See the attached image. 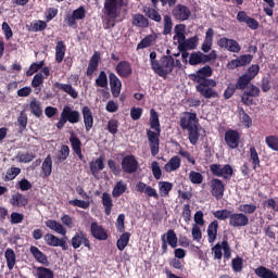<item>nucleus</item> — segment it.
Returning <instances> with one entry per match:
<instances>
[{
	"label": "nucleus",
	"mask_w": 278,
	"mask_h": 278,
	"mask_svg": "<svg viewBox=\"0 0 278 278\" xmlns=\"http://www.w3.org/2000/svg\"><path fill=\"white\" fill-rule=\"evenodd\" d=\"M193 81L198 84L195 86L197 92L204 99H218V91L215 90L217 83L212 78H205L202 76H194Z\"/></svg>",
	"instance_id": "f257e3e1"
},
{
	"label": "nucleus",
	"mask_w": 278,
	"mask_h": 278,
	"mask_svg": "<svg viewBox=\"0 0 278 278\" xmlns=\"http://www.w3.org/2000/svg\"><path fill=\"white\" fill-rule=\"evenodd\" d=\"M81 121V113L73 108L65 105L61 112L60 121L56 123V129H64V125L71 123L77 125Z\"/></svg>",
	"instance_id": "f03ea898"
},
{
	"label": "nucleus",
	"mask_w": 278,
	"mask_h": 278,
	"mask_svg": "<svg viewBox=\"0 0 278 278\" xmlns=\"http://www.w3.org/2000/svg\"><path fill=\"white\" fill-rule=\"evenodd\" d=\"M174 68H175V59L170 55H164L161 59V63H157V65L154 67L153 71L160 77H166L167 75H170V73H173Z\"/></svg>",
	"instance_id": "7ed1b4c3"
},
{
	"label": "nucleus",
	"mask_w": 278,
	"mask_h": 278,
	"mask_svg": "<svg viewBox=\"0 0 278 278\" xmlns=\"http://www.w3.org/2000/svg\"><path fill=\"white\" fill-rule=\"evenodd\" d=\"M210 170L213 177H222V179L229 180L233 177V167L229 164H212Z\"/></svg>",
	"instance_id": "20e7f679"
},
{
	"label": "nucleus",
	"mask_w": 278,
	"mask_h": 278,
	"mask_svg": "<svg viewBox=\"0 0 278 278\" xmlns=\"http://www.w3.org/2000/svg\"><path fill=\"white\" fill-rule=\"evenodd\" d=\"M125 5V0H104L103 12L109 18H117L121 8Z\"/></svg>",
	"instance_id": "39448f33"
},
{
	"label": "nucleus",
	"mask_w": 278,
	"mask_h": 278,
	"mask_svg": "<svg viewBox=\"0 0 278 278\" xmlns=\"http://www.w3.org/2000/svg\"><path fill=\"white\" fill-rule=\"evenodd\" d=\"M231 260V247H229V242L224 240L222 243H217L212 248V253L214 255V260Z\"/></svg>",
	"instance_id": "423d86ee"
},
{
	"label": "nucleus",
	"mask_w": 278,
	"mask_h": 278,
	"mask_svg": "<svg viewBox=\"0 0 278 278\" xmlns=\"http://www.w3.org/2000/svg\"><path fill=\"white\" fill-rule=\"evenodd\" d=\"M160 132L161 131L147 130L149 147H150L151 155L153 157H155V155L160 153Z\"/></svg>",
	"instance_id": "0eeeda50"
},
{
	"label": "nucleus",
	"mask_w": 278,
	"mask_h": 278,
	"mask_svg": "<svg viewBox=\"0 0 278 278\" xmlns=\"http://www.w3.org/2000/svg\"><path fill=\"white\" fill-rule=\"evenodd\" d=\"M45 242L49 247H61L63 251H68V243H66V240H68V237L58 238L55 235L47 233L43 237Z\"/></svg>",
	"instance_id": "6e6552de"
},
{
	"label": "nucleus",
	"mask_w": 278,
	"mask_h": 278,
	"mask_svg": "<svg viewBox=\"0 0 278 278\" xmlns=\"http://www.w3.org/2000/svg\"><path fill=\"white\" fill-rule=\"evenodd\" d=\"M173 17L176 21H188L190 16H192V11H190V8L184 5V4H177L173 11H172Z\"/></svg>",
	"instance_id": "1a4fd4ad"
},
{
	"label": "nucleus",
	"mask_w": 278,
	"mask_h": 278,
	"mask_svg": "<svg viewBox=\"0 0 278 278\" xmlns=\"http://www.w3.org/2000/svg\"><path fill=\"white\" fill-rule=\"evenodd\" d=\"M218 47L220 49H226L227 51H230V53H240L242 47H240V43L236 41L235 39H229L226 37L220 38L217 41Z\"/></svg>",
	"instance_id": "9d476101"
},
{
	"label": "nucleus",
	"mask_w": 278,
	"mask_h": 278,
	"mask_svg": "<svg viewBox=\"0 0 278 278\" xmlns=\"http://www.w3.org/2000/svg\"><path fill=\"white\" fill-rule=\"evenodd\" d=\"M138 161L134 155H126L122 160V170H124V173L127 175H132V173H136L138 170Z\"/></svg>",
	"instance_id": "9b49d317"
},
{
	"label": "nucleus",
	"mask_w": 278,
	"mask_h": 278,
	"mask_svg": "<svg viewBox=\"0 0 278 278\" xmlns=\"http://www.w3.org/2000/svg\"><path fill=\"white\" fill-rule=\"evenodd\" d=\"M180 127L184 130L193 129L194 127H199V119H197V113H185V116L180 118Z\"/></svg>",
	"instance_id": "f8f14e48"
},
{
	"label": "nucleus",
	"mask_w": 278,
	"mask_h": 278,
	"mask_svg": "<svg viewBox=\"0 0 278 278\" xmlns=\"http://www.w3.org/2000/svg\"><path fill=\"white\" fill-rule=\"evenodd\" d=\"M135 190L140 194H146L147 199H160V194L155 188L148 186L147 184L139 181L135 186Z\"/></svg>",
	"instance_id": "ddd939ff"
},
{
	"label": "nucleus",
	"mask_w": 278,
	"mask_h": 278,
	"mask_svg": "<svg viewBox=\"0 0 278 278\" xmlns=\"http://www.w3.org/2000/svg\"><path fill=\"white\" fill-rule=\"evenodd\" d=\"M86 18V8L79 7L74 10L72 14H67L65 21L67 22L68 27H75L77 21H84Z\"/></svg>",
	"instance_id": "4468645a"
},
{
	"label": "nucleus",
	"mask_w": 278,
	"mask_h": 278,
	"mask_svg": "<svg viewBox=\"0 0 278 278\" xmlns=\"http://www.w3.org/2000/svg\"><path fill=\"white\" fill-rule=\"evenodd\" d=\"M109 81L112 97H114V99H118V97H121V90H123V83L121 81V78H118L116 74L110 73Z\"/></svg>",
	"instance_id": "2eb2a0df"
},
{
	"label": "nucleus",
	"mask_w": 278,
	"mask_h": 278,
	"mask_svg": "<svg viewBox=\"0 0 278 278\" xmlns=\"http://www.w3.org/2000/svg\"><path fill=\"white\" fill-rule=\"evenodd\" d=\"M225 142L229 149H238L240 147V132L229 129L225 132Z\"/></svg>",
	"instance_id": "dca6fc26"
},
{
	"label": "nucleus",
	"mask_w": 278,
	"mask_h": 278,
	"mask_svg": "<svg viewBox=\"0 0 278 278\" xmlns=\"http://www.w3.org/2000/svg\"><path fill=\"white\" fill-rule=\"evenodd\" d=\"M211 194L220 201L225 194V184L218 178H213L211 180Z\"/></svg>",
	"instance_id": "f3484780"
},
{
	"label": "nucleus",
	"mask_w": 278,
	"mask_h": 278,
	"mask_svg": "<svg viewBox=\"0 0 278 278\" xmlns=\"http://www.w3.org/2000/svg\"><path fill=\"white\" fill-rule=\"evenodd\" d=\"M229 225L230 227H247L249 225V216L244 213H231Z\"/></svg>",
	"instance_id": "a211bd4d"
},
{
	"label": "nucleus",
	"mask_w": 278,
	"mask_h": 278,
	"mask_svg": "<svg viewBox=\"0 0 278 278\" xmlns=\"http://www.w3.org/2000/svg\"><path fill=\"white\" fill-rule=\"evenodd\" d=\"M115 71L118 76L127 78L134 73V70L131 68V63L127 61H121L116 67Z\"/></svg>",
	"instance_id": "6ab92c4d"
},
{
	"label": "nucleus",
	"mask_w": 278,
	"mask_h": 278,
	"mask_svg": "<svg viewBox=\"0 0 278 278\" xmlns=\"http://www.w3.org/2000/svg\"><path fill=\"white\" fill-rule=\"evenodd\" d=\"M70 142H71V147H72L74 153L77 155V157L80 161H84V154L81 153V140H79V137H77V135H75V132H71Z\"/></svg>",
	"instance_id": "aec40b11"
},
{
	"label": "nucleus",
	"mask_w": 278,
	"mask_h": 278,
	"mask_svg": "<svg viewBox=\"0 0 278 278\" xmlns=\"http://www.w3.org/2000/svg\"><path fill=\"white\" fill-rule=\"evenodd\" d=\"M45 225L48 227V229H51V231H55V233L66 237V228H64L60 222L55 219H48L46 220Z\"/></svg>",
	"instance_id": "412c9836"
},
{
	"label": "nucleus",
	"mask_w": 278,
	"mask_h": 278,
	"mask_svg": "<svg viewBox=\"0 0 278 278\" xmlns=\"http://www.w3.org/2000/svg\"><path fill=\"white\" fill-rule=\"evenodd\" d=\"M84 244L87 248H90V241L86 238L84 232H76L75 236L72 238V247L74 249H79Z\"/></svg>",
	"instance_id": "4be33fe9"
},
{
	"label": "nucleus",
	"mask_w": 278,
	"mask_h": 278,
	"mask_svg": "<svg viewBox=\"0 0 278 278\" xmlns=\"http://www.w3.org/2000/svg\"><path fill=\"white\" fill-rule=\"evenodd\" d=\"M81 112H83L85 129L86 131H90V129H92V126L94 125V117L92 116V111H90V108L84 106Z\"/></svg>",
	"instance_id": "5701e85b"
},
{
	"label": "nucleus",
	"mask_w": 278,
	"mask_h": 278,
	"mask_svg": "<svg viewBox=\"0 0 278 278\" xmlns=\"http://www.w3.org/2000/svg\"><path fill=\"white\" fill-rule=\"evenodd\" d=\"M89 168L93 177H99V172L105 168L103 156H100L89 163Z\"/></svg>",
	"instance_id": "b1692460"
},
{
	"label": "nucleus",
	"mask_w": 278,
	"mask_h": 278,
	"mask_svg": "<svg viewBox=\"0 0 278 278\" xmlns=\"http://www.w3.org/2000/svg\"><path fill=\"white\" fill-rule=\"evenodd\" d=\"M101 60V55L99 52H94L91 59L89 60V64L87 67V77H92L96 71L99 68V61Z\"/></svg>",
	"instance_id": "393cba45"
},
{
	"label": "nucleus",
	"mask_w": 278,
	"mask_h": 278,
	"mask_svg": "<svg viewBox=\"0 0 278 278\" xmlns=\"http://www.w3.org/2000/svg\"><path fill=\"white\" fill-rule=\"evenodd\" d=\"M91 235L96 240H105L108 238V232L97 222L91 223Z\"/></svg>",
	"instance_id": "a878e982"
},
{
	"label": "nucleus",
	"mask_w": 278,
	"mask_h": 278,
	"mask_svg": "<svg viewBox=\"0 0 278 278\" xmlns=\"http://www.w3.org/2000/svg\"><path fill=\"white\" fill-rule=\"evenodd\" d=\"M181 168V159L178 155L173 156L164 166L165 173H175Z\"/></svg>",
	"instance_id": "bb28decb"
},
{
	"label": "nucleus",
	"mask_w": 278,
	"mask_h": 278,
	"mask_svg": "<svg viewBox=\"0 0 278 278\" xmlns=\"http://www.w3.org/2000/svg\"><path fill=\"white\" fill-rule=\"evenodd\" d=\"M212 42H214V29L208 28L205 33V39L201 47L203 53H210V51H212Z\"/></svg>",
	"instance_id": "cd10ccee"
},
{
	"label": "nucleus",
	"mask_w": 278,
	"mask_h": 278,
	"mask_svg": "<svg viewBox=\"0 0 278 278\" xmlns=\"http://www.w3.org/2000/svg\"><path fill=\"white\" fill-rule=\"evenodd\" d=\"M51 173H53V160L51 154H48L41 165V175L42 177H50Z\"/></svg>",
	"instance_id": "c85d7f7f"
},
{
	"label": "nucleus",
	"mask_w": 278,
	"mask_h": 278,
	"mask_svg": "<svg viewBox=\"0 0 278 278\" xmlns=\"http://www.w3.org/2000/svg\"><path fill=\"white\" fill-rule=\"evenodd\" d=\"M199 45V37H191L178 46L179 51H192Z\"/></svg>",
	"instance_id": "c756f323"
},
{
	"label": "nucleus",
	"mask_w": 278,
	"mask_h": 278,
	"mask_svg": "<svg viewBox=\"0 0 278 278\" xmlns=\"http://www.w3.org/2000/svg\"><path fill=\"white\" fill-rule=\"evenodd\" d=\"M218 236V220H213L207 227V238L210 244H214Z\"/></svg>",
	"instance_id": "7c9ffc66"
},
{
	"label": "nucleus",
	"mask_w": 278,
	"mask_h": 278,
	"mask_svg": "<svg viewBox=\"0 0 278 278\" xmlns=\"http://www.w3.org/2000/svg\"><path fill=\"white\" fill-rule=\"evenodd\" d=\"M55 88L59 90H63V92H66L72 99H77L79 97V92L74 89L73 85L70 84H62V83H55Z\"/></svg>",
	"instance_id": "2f4dec72"
},
{
	"label": "nucleus",
	"mask_w": 278,
	"mask_h": 278,
	"mask_svg": "<svg viewBox=\"0 0 278 278\" xmlns=\"http://www.w3.org/2000/svg\"><path fill=\"white\" fill-rule=\"evenodd\" d=\"M127 192V182L124 180H118L112 190L113 199H118V197H123Z\"/></svg>",
	"instance_id": "473e14b6"
},
{
	"label": "nucleus",
	"mask_w": 278,
	"mask_h": 278,
	"mask_svg": "<svg viewBox=\"0 0 278 278\" xmlns=\"http://www.w3.org/2000/svg\"><path fill=\"white\" fill-rule=\"evenodd\" d=\"M30 253L33 257L36 260V262H39V264H49V258L38 247L31 245L30 247Z\"/></svg>",
	"instance_id": "72a5a7b5"
},
{
	"label": "nucleus",
	"mask_w": 278,
	"mask_h": 278,
	"mask_svg": "<svg viewBox=\"0 0 278 278\" xmlns=\"http://www.w3.org/2000/svg\"><path fill=\"white\" fill-rule=\"evenodd\" d=\"M4 258L9 270H14V266H16V252L8 248L4 252Z\"/></svg>",
	"instance_id": "f704fd0d"
},
{
	"label": "nucleus",
	"mask_w": 278,
	"mask_h": 278,
	"mask_svg": "<svg viewBox=\"0 0 278 278\" xmlns=\"http://www.w3.org/2000/svg\"><path fill=\"white\" fill-rule=\"evenodd\" d=\"M155 40H157V35L150 34L146 36L138 45H137V51H140L141 49H149Z\"/></svg>",
	"instance_id": "c9c22d12"
},
{
	"label": "nucleus",
	"mask_w": 278,
	"mask_h": 278,
	"mask_svg": "<svg viewBox=\"0 0 278 278\" xmlns=\"http://www.w3.org/2000/svg\"><path fill=\"white\" fill-rule=\"evenodd\" d=\"M64 55H66V45L64 41H58L55 47V62L58 64H62Z\"/></svg>",
	"instance_id": "e433bc0d"
},
{
	"label": "nucleus",
	"mask_w": 278,
	"mask_h": 278,
	"mask_svg": "<svg viewBox=\"0 0 278 278\" xmlns=\"http://www.w3.org/2000/svg\"><path fill=\"white\" fill-rule=\"evenodd\" d=\"M102 205L104 207L105 215L110 216V214H112V207H114V202L112 201V195H110V193H102Z\"/></svg>",
	"instance_id": "4c0bfd02"
},
{
	"label": "nucleus",
	"mask_w": 278,
	"mask_h": 278,
	"mask_svg": "<svg viewBox=\"0 0 278 278\" xmlns=\"http://www.w3.org/2000/svg\"><path fill=\"white\" fill-rule=\"evenodd\" d=\"M205 54L201 51L192 52L189 56L190 66H197L199 64H205Z\"/></svg>",
	"instance_id": "58836bf2"
},
{
	"label": "nucleus",
	"mask_w": 278,
	"mask_h": 278,
	"mask_svg": "<svg viewBox=\"0 0 278 278\" xmlns=\"http://www.w3.org/2000/svg\"><path fill=\"white\" fill-rule=\"evenodd\" d=\"M68 155H71V148H68V146H62L55 156L56 164H62V162H66Z\"/></svg>",
	"instance_id": "ea45409f"
},
{
	"label": "nucleus",
	"mask_w": 278,
	"mask_h": 278,
	"mask_svg": "<svg viewBox=\"0 0 278 278\" xmlns=\"http://www.w3.org/2000/svg\"><path fill=\"white\" fill-rule=\"evenodd\" d=\"M16 161L22 164H29V162H34L36 160V154L29 152H18L15 156Z\"/></svg>",
	"instance_id": "a19ab883"
},
{
	"label": "nucleus",
	"mask_w": 278,
	"mask_h": 278,
	"mask_svg": "<svg viewBox=\"0 0 278 278\" xmlns=\"http://www.w3.org/2000/svg\"><path fill=\"white\" fill-rule=\"evenodd\" d=\"M30 112L36 116V118H40L42 116V104L40 101L33 99L29 104Z\"/></svg>",
	"instance_id": "79ce46f5"
},
{
	"label": "nucleus",
	"mask_w": 278,
	"mask_h": 278,
	"mask_svg": "<svg viewBox=\"0 0 278 278\" xmlns=\"http://www.w3.org/2000/svg\"><path fill=\"white\" fill-rule=\"evenodd\" d=\"M150 127L154 129V131H161L160 115L155 112V109L150 110Z\"/></svg>",
	"instance_id": "37998d69"
},
{
	"label": "nucleus",
	"mask_w": 278,
	"mask_h": 278,
	"mask_svg": "<svg viewBox=\"0 0 278 278\" xmlns=\"http://www.w3.org/2000/svg\"><path fill=\"white\" fill-rule=\"evenodd\" d=\"M10 203L14 207H25V205L27 204V199L25 198V195L17 193L12 195Z\"/></svg>",
	"instance_id": "c03bdc74"
},
{
	"label": "nucleus",
	"mask_w": 278,
	"mask_h": 278,
	"mask_svg": "<svg viewBox=\"0 0 278 278\" xmlns=\"http://www.w3.org/2000/svg\"><path fill=\"white\" fill-rule=\"evenodd\" d=\"M132 25H135V27H149V18H147L144 15L142 14H135L132 16Z\"/></svg>",
	"instance_id": "a18cd8bd"
},
{
	"label": "nucleus",
	"mask_w": 278,
	"mask_h": 278,
	"mask_svg": "<svg viewBox=\"0 0 278 278\" xmlns=\"http://www.w3.org/2000/svg\"><path fill=\"white\" fill-rule=\"evenodd\" d=\"M143 12L148 18H151V21H154L155 23L162 22V15H160L155 9L144 7Z\"/></svg>",
	"instance_id": "49530a36"
},
{
	"label": "nucleus",
	"mask_w": 278,
	"mask_h": 278,
	"mask_svg": "<svg viewBox=\"0 0 278 278\" xmlns=\"http://www.w3.org/2000/svg\"><path fill=\"white\" fill-rule=\"evenodd\" d=\"M166 243L172 247V249H177V233H175V230L169 229L166 233H164Z\"/></svg>",
	"instance_id": "de8ad7c7"
},
{
	"label": "nucleus",
	"mask_w": 278,
	"mask_h": 278,
	"mask_svg": "<svg viewBox=\"0 0 278 278\" xmlns=\"http://www.w3.org/2000/svg\"><path fill=\"white\" fill-rule=\"evenodd\" d=\"M131 238V233L124 232L119 239L117 240V249L118 251H125L127 244H129V239Z\"/></svg>",
	"instance_id": "09e8293b"
},
{
	"label": "nucleus",
	"mask_w": 278,
	"mask_h": 278,
	"mask_svg": "<svg viewBox=\"0 0 278 278\" xmlns=\"http://www.w3.org/2000/svg\"><path fill=\"white\" fill-rule=\"evenodd\" d=\"M251 81H253L249 76H247L245 74H243L242 76H240L236 83V88L237 90H244L249 84H251Z\"/></svg>",
	"instance_id": "8fccbe9b"
},
{
	"label": "nucleus",
	"mask_w": 278,
	"mask_h": 278,
	"mask_svg": "<svg viewBox=\"0 0 278 278\" xmlns=\"http://www.w3.org/2000/svg\"><path fill=\"white\" fill-rule=\"evenodd\" d=\"M170 190H173V184L168 181H160L159 182V192L161 197H168Z\"/></svg>",
	"instance_id": "3c124183"
},
{
	"label": "nucleus",
	"mask_w": 278,
	"mask_h": 278,
	"mask_svg": "<svg viewBox=\"0 0 278 278\" xmlns=\"http://www.w3.org/2000/svg\"><path fill=\"white\" fill-rule=\"evenodd\" d=\"M163 36H168L173 31V18L170 15H164L163 17Z\"/></svg>",
	"instance_id": "603ef678"
},
{
	"label": "nucleus",
	"mask_w": 278,
	"mask_h": 278,
	"mask_svg": "<svg viewBox=\"0 0 278 278\" xmlns=\"http://www.w3.org/2000/svg\"><path fill=\"white\" fill-rule=\"evenodd\" d=\"M189 134V141L190 143L194 147L197 144V142H199V138H200V134H199V126H195L193 128H189V130H187Z\"/></svg>",
	"instance_id": "864d4df0"
},
{
	"label": "nucleus",
	"mask_w": 278,
	"mask_h": 278,
	"mask_svg": "<svg viewBox=\"0 0 278 278\" xmlns=\"http://www.w3.org/2000/svg\"><path fill=\"white\" fill-rule=\"evenodd\" d=\"M179 27H184V26L176 25L175 26V35H174V40L176 42H178V47L186 42V34H184V30H180Z\"/></svg>",
	"instance_id": "5fc2aeb1"
},
{
	"label": "nucleus",
	"mask_w": 278,
	"mask_h": 278,
	"mask_svg": "<svg viewBox=\"0 0 278 278\" xmlns=\"http://www.w3.org/2000/svg\"><path fill=\"white\" fill-rule=\"evenodd\" d=\"M265 144H267L268 149H271V151H278V137L275 135L267 136L265 138Z\"/></svg>",
	"instance_id": "6e6d98bb"
},
{
	"label": "nucleus",
	"mask_w": 278,
	"mask_h": 278,
	"mask_svg": "<svg viewBox=\"0 0 278 278\" xmlns=\"http://www.w3.org/2000/svg\"><path fill=\"white\" fill-rule=\"evenodd\" d=\"M214 218H217V220H227V218H231V211L224 208L218 210L213 213Z\"/></svg>",
	"instance_id": "4d7b16f0"
},
{
	"label": "nucleus",
	"mask_w": 278,
	"mask_h": 278,
	"mask_svg": "<svg viewBox=\"0 0 278 278\" xmlns=\"http://www.w3.org/2000/svg\"><path fill=\"white\" fill-rule=\"evenodd\" d=\"M250 160L255 170L260 166V154H257V150L255 149V147L250 148Z\"/></svg>",
	"instance_id": "13d9d810"
},
{
	"label": "nucleus",
	"mask_w": 278,
	"mask_h": 278,
	"mask_svg": "<svg viewBox=\"0 0 278 278\" xmlns=\"http://www.w3.org/2000/svg\"><path fill=\"white\" fill-rule=\"evenodd\" d=\"M197 76L204 77V79L212 77V67L210 65H205L204 67L200 68L197 74L192 75V79H194Z\"/></svg>",
	"instance_id": "bf43d9fd"
},
{
	"label": "nucleus",
	"mask_w": 278,
	"mask_h": 278,
	"mask_svg": "<svg viewBox=\"0 0 278 278\" xmlns=\"http://www.w3.org/2000/svg\"><path fill=\"white\" fill-rule=\"evenodd\" d=\"M189 180L191 181V184L200 186V184H203V174L195 170H191L189 173Z\"/></svg>",
	"instance_id": "052dcab7"
},
{
	"label": "nucleus",
	"mask_w": 278,
	"mask_h": 278,
	"mask_svg": "<svg viewBox=\"0 0 278 278\" xmlns=\"http://www.w3.org/2000/svg\"><path fill=\"white\" fill-rule=\"evenodd\" d=\"M239 114H240V121H241L242 125H244V127H247L249 129V127H251V125H253V119H251V116H249V114H247L244 109H240Z\"/></svg>",
	"instance_id": "680f3d73"
},
{
	"label": "nucleus",
	"mask_w": 278,
	"mask_h": 278,
	"mask_svg": "<svg viewBox=\"0 0 278 278\" xmlns=\"http://www.w3.org/2000/svg\"><path fill=\"white\" fill-rule=\"evenodd\" d=\"M96 86H98V88H108V74H105L104 71L100 72L96 79Z\"/></svg>",
	"instance_id": "e2e57ef3"
},
{
	"label": "nucleus",
	"mask_w": 278,
	"mask_h": 278,
	"mask_svg": "<svg viewBox=\"0 0 278 278\" xmlns=\"http://www.w3.org/2000/svg\"><path fill=\"white\" fill-rule=\"evenodd\" d=\"M37 277L38 278H54L53 270L47 267H38L37 268Z\"/></svg>",
	"instance_id": "0e129e2a"
},
{
	"label": "nucleus",
	"mask_w": 278,
	"mask_h": 278,
	"mask_svg": "<svg viewBox=\"0 0 278 278\" xmlns=\"http://www.w3.org/2000/svg\"><path fill=\"white\" fill-rule=\"evenodd\" d=\"M68 203L74 207H80V210H88V207H90V202L79 199L70 200Z\"/></svg>",
	"instance_id": "69168bd1"
},
{
	"label": "nucleus",
	"mask_w": 278,
	"mask_h": 278,
	"mask_svg": "<svg viewBox=\"0 0 278 278\" xmlns=\"http://www.w3.org/2000/svg\"><path fill=\"white\" fill-rule=\"evenodd\" d=\"M257 206L255 204H241L239 205V212L242 214H255Z\"/></svg>",
	"instance_id": "338daca9"
},
{
	"label": "nucleus",
	"mask_w": 278,
	"mask_h": 278,
	"mask_svg": "<svg viewBox=\"0 0 278 278\" xmlns=\"http://www.w3.org/2000/svg\"><path fill=\"white\" fill-rule=\"evenodd\" d=\"M255 275H257V277L261 278H269L273 275V270L264 266H260L258 268L255 269Z\"/></svg>",
	"instance_id": "774afa93"
}]
</instances>
